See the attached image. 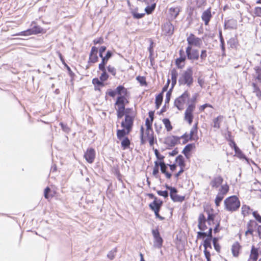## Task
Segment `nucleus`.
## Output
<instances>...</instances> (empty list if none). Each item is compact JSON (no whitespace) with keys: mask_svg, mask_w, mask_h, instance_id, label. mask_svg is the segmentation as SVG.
I'll return each mask as SVG.
<instances>
[{"mask_svg":"<svg viewBox=\"0 0 261 261\" xmlns=\"http://www.w3.org/2000/svg\"><path fill=\"white\" fill-rule=\"evenodd\" d=\"M172 88H173V87H171L170 89V90L167 92V93L166 94V98H165V105L169 103V102L170 101V98H171V93H172Z\"/></svg>","mask_w":261,"mask_h":261,"instance_id":"c03bdc74","label":"nucleus"},{"mask_svg":"<svg viewBox=\"0 0 261 261\" xmlns=\"http://www.w3.org/2000/svg\"><path fill=\"white\" fill-rule=\"evenodd\" d=\"M163 31L165 35L170 36L173 33L174 27L170 23H166L163 27Z\"/></svg>","mask_w":261,"mask_h":261,"instance_id":"f3484780","label":"nucleus"},{"mask_svg":"<svg viewBox=\"0 0 261 261\" xmlns=\"http://www.w3.org/2000/svg\"><path fill=\"white\" fill-rule=\"evenodd\" d=\"M176 161L177 162L180 168L184 169L185 167V163L183 156L181 155H179L176 158Z\"/></svg>","mask_w":261,"mask_h":261,"instance_id":"7c9ffc66","label":"nucleus"},{"mask_svg":"<svg viewBox=\"0 0 261 261\" xmlns=\"http://www.w3.org/2000/svg\"><path fill=\"white\" fill-rule=\"evenodd\" d=\"M103 81L99 80L97 78H94L92 80V83L95 85V90H99V88H98L96 87V86H104V84L102 83Z\"/></svg>","mask_w":261,"mask_h":261,"instance_id":"4c0bfd02","label":"nucleus"},{"mask_svg":"<svg viewBox=\"0 0 261 261\" xmlns=\"http://www.w3.org/2000/svg\"><path fill=\"white\" fill-rule=\"evenodd\" d=\"M137 80L142 86L147 85L145 78L144 76H138Z\"/></svg>","mask_w":261,"mask_h":261,"instance_id":"8fccbe9b","label":"nucleus"},{"mask_svg":"<svg viewBox=\"0 0 261 261\" xmlns=\"http://www.w3.org/2000/svg\"><path fill=\"white\" fill-rule=\"evenodd\" d=\"M157 193L159 195L163 196L164 198L168 197V192L167 191H158Z\"/></svg>","mask_w":261,"mask_h":261,"instance_id":"13d9d810","label":"nucleus"},{"mask_svg":"<svg viewBox=\"0 0 261 261\" xmlns=\"http://www.w3.org/2000/svg\"><path fill=\"white\" fill-rule=\"evenodd\" d=\"M84 158L89 163H92L95 158V150L92 148L87 149L85 153Z\"/></svg>","mask_w":261,"mask_h":261,"instance_id":"9b49d317","label":"nucleus"},{"mask_svg":"<svg viewBox=\"0 0 261 261\" xmlns=\"http://www.w3.org/2000/svg\"><path fill=\"white\" fill-rule=\"evenodd\" d=\"M97 48L95 46H93L91 48V52L89 55V58L88 61L89 63H95L98 61V57L97 55Z\"/></svg>","mask_w":261,"mask_h":261,"instance_id":"f8f14e48","label":"nucleus"},{"mask_svg":"<svg viewBox=\"0 0 261 261\" xmlns=\"http://www.w3.org/2000/svg\"><path fill=\"white\" fill-rule=\"evenodd\" d=\"M212 231L213 229L212 228H210L208 229V232L207 233L205 232H202V231H198L197 232V239H201V238H204L206 237H207V238H209L210 239H212Z\"/></svg>","mask_w":261,"mask_h":261,"instance_id":"412c9836","label":"nucleus"},{"mask_svg":"<svg viewBox=\"0 0 261 261\" xmlns=\"http://www.w3.org/2000/svg\"><path fill=\"white\" fill-rule=\"evenodd\" d=\"M254 17H261V7H256L254 10V15H252Z\"/></svg>","mask_w":261,"mask_h":261,"instance_id":"a18cd8bd","label":"nucleus"},{"mask_svg":"<svg viewBox=\"0 0 261 261\" xmlns=\"http://www.w3.org/2000/svg\"><path fill=\"white\" fill-rule=\"evenodd\" d=\"M178 76V72L175 68L171 70V77L172 80V87L176 84L177 78Z\"/></svg>","mask_w":261,"mask_h":261,"instance_id":"5701e85b","label":"nucleus"},{"mask_svg":"<svg viewBox=\"0 0 261 261\" xmlns=\"http://www.w3.org/2000/svg\"><path fill=\"white\" fill-rule=\"evenodd\" d=\"M255 69L256 73L257 74L256 79L259 82H261V70L259 67H256Z\"/></svg>","mask_w":261,"mask_h":261,"instance_id":"4d7b16f0","label":"nucleus"},{"mask_svg":"<svg viewBox=\"0 0 261 261\" xmlns=\"http://www.w3.org/2000/svg\"><path fill=\"white\" fill-rule=\"evenodd\" d=\"M223 179L220 176L215 177L211 181L210 185L213 188H218L222 183Z\"/></svg>","mask_w":261,"mask_h":261,"instance_id":"6ab92c4d","label":"nucleus"},{"mask_svg":"<svg viewBox=\"0 0 261 261\" xmlns=\"http://www.w3.org/2000/svg\"><path fill=\"white\" fill-rule=\"evenodd\" d=\"M126 100L125 96L121 95L118 97L115 105L118 106H124V101Z\"/></svg>","mask_w":261,"mask_h":261,"instance_id":"c9c22d12","label":"nucleus"},{"mask_svg":"<svg viewBox=\"0 0 261 261\" xmlns=\"http://www.w3.org/2000/svg\"><path fill=\"white\" fill-rule=\"evenodd\" d=\"M144 13H138L136 12H134L133 14V17L137 19L142 18L144 16Z\"/></svg>","mask_w":261,"mask_h":261,"instance_id":"e2e57ef3","label":"nucleus"},{"mask_svg":"<svg viewBox=\"0 0 261 261\" xmlns=\"http://www.w3.org/2000/svg\"><path fill=\"white\" fill-rule=\"evenodd\" d=\"M134 117V115H125L124 120L121 122V125L126 129L127 134H129L132 129Z\"/></svg>","mask_w":261,"mask_h":261,"instance_id":"20e7f679","label":"nucleus"},{"mask_svg":"<svg viewBox=\"0 0 261 261\" xmlns=\"http://www.w3.org/2000/svg\"><path fill=\"white\" fill-rule=\"evenodd\" d=\"M206 219L203 214H200L198 217V228L201 231H204L207 229L205 225Z\"/></svg>","mask_w":261,"mask_h":261,"instance_id":"2eb2a0df","label":"nucleus"},{"mask_svg":"<svg viewBox=\"0 0 261 261\" xmlns=\"http://www.w3.org/2000/svg\"><path fill=\"white\" fill-rule=\"evenodd\" d=\"M196 106L194 103L189 104L185 112L184 119L187 121L189 124H191L193 121L194 116L193 112L195 109Z\"/></svg>","mask_w":261,"mask_h":261,"instance_id":"39448f33","label":"nucleus"},{"mask_svg":"<svg viewBox=\"0 0 261 261\" xmlns=\"http://www.w3.org/2000/svg\"><path fill=\"white\" fill-rule=\"evenodd\" d=\"M207 57V51L205 49H203L201 51L200 58L201 61H204Z\"/></svg>","mask_w":261,"mask_h":261,"instance_id":"3c124183","label":"nucleus"},{"mask_svg":"<svg viewBox=\"0 0 261 261\" xmlns=\"http://www.w3.org/2000/svg\"><path fill=\"white\" fill-rule=\"evenodd\" d=\"M163 94L162 93L158 94L155 97V104L156 109H159L160 106H161L162 100H163Z\"/></svg>","mask_w":261,"mask_h":261,"instance_id":"e433bc0d","label":"nucleus"},{"mask_svg":"<svg viewBox=\"0 0 261 261\" xmlns=\"http://www.w3.org/2000/svg\"><path fill=\"white\" fill-rule=\"evenodd\" d=\"M107 69H108V71L110 73H111L113 75L115 76L116 75V70L115 67H114L111 65H109L107 67Z\"/></svg>","mask_w":261,"mask_h":261,"instance_id":"6e6d98bb","label":"nucleus"},{"mask_svg":"<svg viewBox=\"0 0 261 261\" xmlns=\"http://www.w3.org/2000/svg\"><path fill=\"white\" fill-rule=\"evenodd\" d=\"M253 216L255 218V219L259 223H261V216L258 214L256 211L253 212Z\"/></svg>","mask_w":261,"mask_h":261,"instance_id":"052dcab7","label":"nucleus"},{"mask_svg":"<svg viewBox=\"0 0 261 261\" xmlns=\"http://www.w3.org/2000/svg\"><path fill=\"white\" fill-rule=\"evenodd\" d=\"M229 190V187L227 185L221 186L220 189H219L218 194H221L222 196H224V195L227 193Z\"/></svg>","mask_w":261,"mask_h":261,"instance_id":"f704fd0d","label":"nucleus"},{"mask_svg":"<svg viewBox=\"0 0 261 261\" xmlns=\"http://www.w3.org/2000/svg\"><path fill=\"white\" fill-rule=\"evenodd\" d=\"M197 123L194 124L192 127L189 136L187 134H185L182 136L183 138H187L189 137V140L192 141H197L198 139L197 135Z\"/></svg>","mask_w":261,"mask_h":261,"instance_id":"9d476101","label":"nucleus"},{"mask_svg":"<svg viewBox=\"0 0 261 261\" xmlns=\"http://www.w3.org/2000/svg\"><path fill=\"white\" fill-rule=\"evenodd\" d=\"M224 205L227 211L234 212L240 207V201L236 196H231L225 199Z\"/></svg>","mask_w":261,"mask_h":261,"instance_id":"f03ea898","label":"nucleus"},{"mask_svg":"<svg viewBox=\"0 0 261 261\" xmlns=\"http://www.w3.org/2000/svg\"><path fill=\"white\" fill-rule=\"evenodd\" d=\"M258 256V251L257 248H255L254 246L252 247L250 257L257 259Z\"/></svg>","mask_w":261,"mask_h":261,"instance_id":"473e14b6","label":"nucleus"},{"mask_svg":"<svg viewBox=\"0 0 261 261\" xmlns=\"http://www.w3.org/2000/svg\"><path fill=\"white\" fill-rule=\"evenodd\" d=\"M206 0H196V5L197 7L200 8L204 5Z\"/></svg>","mask_w":261,"mask_h":261,"instance_id":"bf43d9fd","label":"nucleus"},{"mask_svg":"<svg viewBox=\"0 0 261 261\" xmlns=\"http://www.w3.org/2000/svg\"><path fill=\"white\" fill-rule=\"evenodd\" d=\"M177 190L175 189H173L172 191L170 192V196L171 199L174 202H182L185 200V197L184 196H179L177 194Z\"/></svg>","mask_w":261,"mask_h":261,"instance_id":"4468645a","label":"nucleus"},{"mask_svg":"<svg viewBox=\"0 0 261 261\" xmlns=\"http://www.w3.org/2000/svg\"><path fill=\"white\" fill-rule=\"evenodd\" d=\"M212 17L211 8L204 11L202 14V20L204 22L205 25H207Z\"/></svg>","mask_w":261,"mask_h":261,"instance_id":"dca6fc26","label":"nucleus"},{"mask_svg":"<svg viewBox=\"0 0 261 261\" xmlns=\"http://www.w3.org/2000/svg\"><path fill=\"white\" fill-rule=\"evenodd\" d=\"M228 44L231 48H237L238 44L237 39L235 37L231 38L228 41Z\"/></svg>","mask_w":261,"mask_h":261,"instance_id":"2f4dec72","label":"nucleus"},{"mask_svg":"<svg viewBox=\"0 0 261 261\" xmlns=\"http://www.w3.org/2000/svg\"><path fill=\"white\" fill-rule=\"evenodd\" d=\"M180 10L178 7L171 8L169 9V13L172 18L175 19L179 13Z\"/></svg>","mask_w":261,"mask_h":261,"instance_id":"cd10ccee","label":"nucleus"},{"mask_svg":"<svg viewBox=\"0 0 261 261\" xmlns=\"http://www.w3.org/2000/svg\"><path fill=\"white\" fill-rule=\"evenodd\" d=\"M186 60V57H181L179 58H178L176 60V64L179 68H181V66H180V64L182 62H184Z\"/></svg>","mask_w":261,"mask_h":261,"instance_id":"5fc2aeb1","label":"nucleus"},{"mask_svg":"<svg viewBox=\"0 0 261 261\" xmlns=\"http://www.w3.org/2000/svg\"><path fill=\"white\" fill-rule=\"evenodd\" d=\"M130 145V141L128 138L126 137L123 139L121 142V146L123 149H125L129 147Z\"/></svg>","mask_w":261,"mask_h":261,"instance_id":"ea45409f","label":"nucleus"},{"mask_svg":"<svg viewBox=\"0 0 261 261\" xmlns=\"http://www.w3.org/2000/svg\"><path fill=\"white\" fill-rule=\"evenodd\" d=\"M127 134V131L123 128L122 129H118L117 131V136L119 140L123 138Z\"/></svg>","mask_w":261,"mask_h":261,"instance_id":"58836bf2","label":"nucleus"},{"mask_svg":"<svg viewBox=\"0 0 261 261\" xmlns=\"http://www.w3.org/2000/svg\"><path fill=\"white\" fill-rule=\"evenodd\" d=\"M195 147V144L194 143L189 144L187 145L184 148L182 153L188 158V154L192 150V149Z\"/></svg>","mask_w":261,"mask_h":261,"instance_id":"a878e982","label":"nucleus"},{"mask_svg":"<svg viewBox=\"0 0 261 261\" xmlns=\"http://www.w3.org/2000/svg\"><path fill=\"white\" fill-rule=\"evenodd\" d=\"M234 150L235 152V155L238 158L240 159H245L247 161L248 160L247 158L238 147H236Z\"/></svg>","mask_w":261,"mask_h":261,"instance_id":"393cba45","label":"nucleus"},{"mask_svg":"<svg viewBox=\"0 0 261 261\" xmlns=\"http://www.w3.org/2000/svg\"><path fill=\"white\" fill-rule=\"evenodd\" d=\"M162 204V201L160 199H158L156 197H155L153 201L149 204V206L153 211H160Z\"/></svg>","mask_w":261,"mask_h":261,"instance_id":"ddd939ff","label":"nucleus"},{"mask_svg":"<svg viewBox=\"0 0 261 261\" xmlns=\"http://www.w3.org/2000/svg\"><path fill=\"white\" fill-rule=\"evenodd\" d=\"M237 21L234 19L228 20L225 21V29H236L237 28Z\"/></svg>","mask_w":261,"mask_h":261,"instance_id":"a211bd4d","label":"nucleus"},{"mask_svg":"<svg viewBox=\"0 0 261 261\" xmlns=\"http://www.w3.org/2000/svg\"><path fill=\"white\" fill-rule=\"evenodd\" d=\"M189 99V93L187 91L184 92L180 96L177 97L174 101V106L179 110H182L184 109L186 101Z\"/></svg>","mask_w":261,"mask_h":261,"instance_id":"7ed1b4c3","label":"nucleus"},{"mask_svg":"<svg viewBox=\"0 0 261 261\" xmlns=\"http://www.w3.org/2000/svg\"><path fill=\"white\" fill-rule=\"evenodd\" d=\"M154 153L158 160L160 161L163 160L164 156L161 155L156 149L154 150Z\"/></svg>","mask_w":261,"mask_h":261,"instance_id":"0e129e2a","label":"nucleus"},{"mask_svg":"<svg viewBox=\"0 0 261 261\" xmlns=\"http://www.w3.org/2000/svg\"><path fill=\"white\" fill-rule=\"evenodd\" d=\"M160 166L161 167V172L163 173L164 174L165 173H166L167 172L166 170L167 169V167L163 161L161 162L160 163Z\"/></svg>","mask_w":261,"mask_h":261,"instance_id":"603ef678","label":"nucleus"},{"mask_svg":"<svg viewBox=\"0 0 261 261\" xmlns=\"http://www.w3.org/2000/svg\"><path fill=\"white\" fill-rule=\"evenodd\" d=\"M146 134L147 135V137L148 138H150L151 136H153V130L152 128H149L148 129L146 130Z\"/></svg>","mask_w":261,"mask_h":261,"instance_id":"338daca9","label":"nucleus"},{"mask_svg":"<svg viewBox=\"0 0 261 261\" xmlns=\"http://www.w3.org/2000/svg\"><path fill=\"white\" fill-rule=\"evenodd\" d=\"M193 83V70L191 67L188 68L183 72L178 80L179 85H186L191 87Z\"/></svg>","mask_w":261,"mask_h":261,"instance_id":"f257e3e1","label":"nucleus"},{"mask_svg":"<svg viewBox=\"0 0 261 261\" xmlns=\"http://www.w3.org/2000/svg\"><path fill=\"white\" fill-rule=\"evenodd\" d=\"M223 119V116L221 115L218 116L217 118L213 120V127L217 129H218L220 127V123L222 122Z\"/></svg>","mask_w":261,"mask_h":261,"instance_id":"b1692460","label":"nucleus"},{"mask_svg":"<svg viewBox=\"0 0 261 261\" xmlns=\"http://www.w3.org/2000/svg\"><path fill=\"white\" fill-rule=\"evenodd\" d=\"M187 58L191 60H197L199 58V51L197 49L187 46L186 49Z\"/></svg>","mask_w":261,"mask_h":261,"instance_id":"6e6552de","label":"nucleus"},{"mask_svg":"<svg viewBox=\"0 0 261 261\" xmlns=\"http://www.w3.org/2000/svg\"><path fill=\"white\" fill-rule=\"evenodd\" d=\"M116 92V93L119 95V96H125L127 93V89L125 88L123 86L120 85L117 87Z\"/></svg>","mask_w":261,"mask_h":261,"instance_id":"bb28decb","label":"nucleus"},{"mask_svg":"<svg viewBox=\"0 0 261 261\" xmlns=\"http://www.w3.org/2000/svg\"><path fill=\"white\" fill-rule=\"evenodd\" d=\"M214 215L211 214L210 213H208L207 221L208 224H210V222H213L214 221Z\"/></svg>","mask_w":261,"mask_h":261,"instance_id":"69168bd1","label":"nucleus"},{"mask_svg":"<svg viewBox=\"0 0 261 261\" xmlns=\"http://www.w3.org/2000/svg\"><path fill=\"white\" fill-rule=\"evenodd\" d=\"M187 41L188 46L192 47V46L200 47L202 44V40L193 34H190L187 37Z\"/></svg>","mask_w":261,"mask_h":261,"instance_id":"423d86ee","label":"nucleus"},{"mask_svg":"<svg viewBox=\"0 0 261 261\" xmlns=\"http://www.w3.org/2000/svg\"><path fill=\"white\" fill-rule=\"evenodd\" d=\"M211 241L212 239H210L209 238H206V239L204 240L203 243L204 250H207V248L212 249V247L211 245Z\"/></svg>","mask_w":261,"mask_h":261,"instance_id":"79ce46f5","label":"nucleus"},{"mask_svg":"<svg viewBox=\"0 0 261 261\" xmlns=\"http://www.w3.org/2000/svg\"><path fill=\"white\" fill-rule=\"evenodd\" d=\"M152 121H151V120H149L148 118H147L146 119L145 125H146L147 129H148L149 128H151Z\"/></svg>","mask_w":261,"mask_h":261,"instance_id":"680f3d73","label":"nucleus"},{"mask_svg":"<svg viewBox=\"0 0 261 261\" xmlns=\"http://www.w3.org/2000/svg\"><path fill=\"white\" fill-rule=\"evenodd\" d=\"M117 113L118 119L121 118L125 115V106H118L117 109Z\"/></svg>","mask_w":261,"mask_h":261,"instance_id":"c85d7f7f","label":"nucleus"},{"mask_svg":"<svg viewBox=\"0 0 261 261\" xmlns=\"http://www.w3.org/2000/svg\"><path fill=\"white\" fill-rule=\"evenodd\" d=\"M112 56V53L111 51L108 50L107 52L106 55L102 59L101 62L99 64L98 68L103 69V66H105L107 64L108 60Z\"/></svg>","mask_w":261,"mask_h":261,"instance_id":"aec40b11","label":"nucleus"},{"mask_svg":"<svg viewBox=\"0 0 261 261\" xmlns=\"http://www.w3.org/2000/svg\"><path fill=\"white\" fill-rule=\"evenodd\" d=\"M153 47H154V43L151 39H150V45L148 47V51L149 52V56L151 57L152 56L153 53Z\"/></svg>","mask_w":261,"mask_h":261,"instance_id":"09e8293b","label":"nucleus"},{"mask_svg":"<svg viewBox=\"0 0 261 261\" xmlns=\"http://www.w3.org/2000/svg\"><path fill=\"white\" fill-rule=\"evenodd\" d=\"M155 7V4H149L147 6L145 10L147 14H150L154 10Z\"/></svg>","mask_w":261,"mask_h":261,"instance_id":"37998d69","label":"nucleus"},{"mask_svg":"<svg viewBox=\"0 0 261 261\" xmlns=\"http://www.w3.org/2000/svg\"><path fill=\"white\" fill-rule=\"evenodd\" d=\"M107 94L109 96H111L112 97H114L116 95V91H113V90H112L111 89H109L108 92H107Z\"/></svg>","mask_w":261,"mask_h":261,"instance_id":"774afa93","label":"nucleus"},{"mask_svg":"<svg viewBox=\"0 0 261 261\" xmlns=\"http://www.w3.org/2000/svg\"><path fill=\"white\" fill-rule=\"evenodd\" d=\"M250 207L246 205H243L242 207V214L244 216L248 215L249 212Z\"/></svg>","mask_w":261,"mask_h":261,"instance_id":"49530a36","label":"nucleus"},{"mask_svg":"<svg viewBox=\"0 0 261 261\" xmlns=\"http://www.w3.org/2000/svg\"><path fill=\"white\" fill-rule=\"evenodd\" d=\"M224 196H222L221 194H218L217 195L215 199V204L216 206H218L220 205V203L222 200Z\"/></svg>","mask_w":261,"mask_h":261,"instance_id":"de8ad7c7","label":"nucleus"},{"mask_svg":"<svg viewBox=\"0 0 261 261\" xmlns=\"http://www.w3.org/2000/svg\"><path fill=\"white\" fill-rule=\"evenodd\" d=\"M163 122L165 126V128H166L167 130L169 132L171 131L173 127L171 124V122L169 119L168 118H165L163 120Z\"/></svg>","mask_w":261,"mask_h":261,"instance_id":"72a5a7b5","label":"nucleus"},{"mask_svg":"<svg viewBox=\"0 0 261 261\" xmlns=\"http://www.w3.org/2000/svg\"><path fill=\"white\" fill-rule=\"evenodd\" d=\"M116 252V249L115 248L113 250H111V251H110L107 256L108 257V258H109L110 259H113L115 257V253Z\"/></svg>","mask_w":261,"mask_h":261,"instance_id":"864d4df0","label":"nucleus"},{"mask_svg":"<svg viewBox=\"0 0 261 261\" xmlns=\"http://www.w3.org/2000/svg\"><path fill=\"white\" fill-rule=\"evenodd\" d=\"M152 234L154 238L153 246L155 248H161L162 247L163 240L160 236L158 229H152Z\"/></svg>","mask_w":261,"mask_h":261,"instance_id":"0eeeda50","label":"nucleus"},{"mask_svg":"<svg viewBox=\"0 0 261 261\" xmlns=\"http://www.w3.org/2000/svg\"><path fill=\"white\" fill-rule=\"evenodd\" d=\"M32 28L28 29L27 30L22 32L21 34L24 36H29L32 34H37L40 33L43 31V29L38 25H36L35 22L32 23Z\"/></svg>","mask_w":261,"mask_h":261,"instance_id":"1a4fd4ad","label":"nucleus"},{"mask_svg":"<svg viewBox=\"0 0 261 261\" xmlns=\"http://www.w3.org/2000/svg\"><path fill=\"white\" fill-rule=\"evenodd\" d=\"M102 72L101 75L99 77V79L101 81H106L109 77V75L106 72L105 66H103V69L98 68Z\"/></svg>","mask_w":261,"mask_h":261,"instance_id":"c756f323","label":"nucleus"},{"mask_svg":"<svg viewBox=\"0 0 261 261\" xmlns=\"http://www.w3.org/2000/svg\"><path fill=\"white\" fill-rule=\"evenodd\" d=\"M241 246L238 242H235L231 247V251L234 256L237 257L239 254Z\"/></svg>","mask_w":261,"mask_h":261,"instance_id":"4be33fe9","label":"nucleus"},{"mask_svg":"<svg viewBox=\"0 0 261 261\" xmlns=\"http://www.w3.org/2000/svg\"><path fill=\"white\" fill-rule=\"evenodd\" d=\"M252 85L253 86V92L256 93V95L257 97H261V91L260 90L257 85L253 83Z\"/></svg>","mask_w":261,"mask_h":261,"instance_id":"a19ab883","label":"nucleus"}]
</instances>
